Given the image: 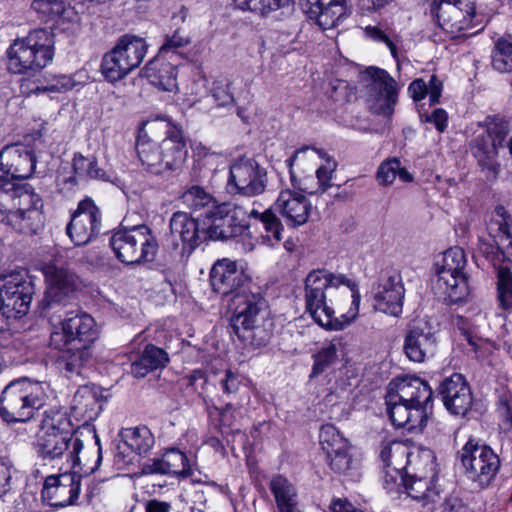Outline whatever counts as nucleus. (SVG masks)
Masks as SVG:
<instances>
[{
    "label": "nucleus",
    "mask_w": 512,
    "mask_h": 512,
    "mask_svg": "<svg viewBox=\"0 0 512 512\" xmlns=\"http://www.w3.org/2000/svg\"><path fill=\"white\" fill-rule=\"evenodd\" d=\"M409 449L400 442H393L382 448L380 457L384 463L383 487L387 493L401 492L406 482Z\"/></svg>",
    "instance_id": "obj_24"
},
{
    "label": "nucleus",
    "mask_w": 512,
    "mask_h": 512,
    "mask_svg": "<svg viewBox=\"0 0 512 512\" xmlns=\"http://www.w3.org/2000/svg\"><path fill=\"white\" fill-rule=\"evenodd\" d=\"M166 82L162 81V90L168 92H177L178 84L176 81L177 78V70L176 68L171 67L168 71H166ZM162 80H164V76L162 75Z\"/></svg>",
    "instance_id": "obj_63"
},
{
    "label": "nucleus",
    "mask_w": 512,
    "mask_h": 512,
    "mask_svg": "<svg viewBox=\"0 0 512 512\" xmlns=\"http://www.w3.org/2000/svg\"><path fill=\"white\" fill-rule=\"evenodd\" d=\"M42 208L41 197L33 191L25 190L19 197L16 210L10 214L7 225L21 233H36L44 224Z\"/></svg>",
    "instance_id": "obj_23"
},
{
    "label": "nucleus",
    "mask_w": 512,
    "mask_h": 512,
    "mask_svg": "<svg viewBox=\"0 0 512 512\" xmlns=\"http://www.w3.org/2000/svg\"><path fill=\"white\" fill-rule=\"evenodd\" d=\"M23 191L14 187L0 186V222H8L9 216L16 209Z\"/></svg>",
    "instance_id": "obj_49"
},
{
    "label": "nucleus",
    "mask_w": 512,
    "mask_h": 512,
    "mask_svg": "<svg viewBox=\"0 0 512 512\" xmlns=\"http://www.w3.org/2000/svg\"><path fill=\"white\" fill-rule=\"evenodd\" d=\"M303 12L322 30L336 28L349 16L345 0H301Z\"/></svg>",
    "instance_id": "obj_28"
},
{
    "label": "nucleus",
    "mask_w": 512,
    "mask_h": 512,
    "mask_svg": "<svg viewBox=\"0 0 512 512\" xmlns=\"http://www.w3.org/2000/svg\"><path fill=\"white\" fill-rule=\"evenodd\" d=\"M400 160L397 158L383 162L377 171V179L382 185L392 184L399 171Z\"/></svg>",
    "instance_id": "obj_53"
},
{
    "label": "nucleus",
    "mask_w": 512,
    "mask_h": 512,
    "mask_svg": "<svg viewBox=\"0 0 512 512\" xmlns=\"http://www.w3.org/2000/svg\"><path fill=\"white\" fill-rule=\"evenodd\" d=\"M58 351L56 365L68 379L82 377L84 370L90 366L93 347L67 344L64 347H51Z\"/></svg>",
    "instance_id": "obj_30"
},
{
    "label": "nucleus",
    "mask_w": 512,
    "mask_h": 512,
    "mask_svg": "<svg viewBox=\"0 0 512 512\" xmlns=\"http://www.w3.org/2000/svg\"><path fill=\"white\" fill-rule=\"evenodd\" d=\"M438 347L436 331L429 321H412L405 332L403 351L406 357L416 363H422L435 356Z\"/></svg>",
    "instance_id": "obj_17"
},
{
    "label": "nucleus",
    "mask_w": 512,
    "mask_h": 512,
    "mask_svg": "<svg viewBox=\"0 0 512 512\" xmlns=\"http://www.w3.org/2000/svg\"><path fill=\"white\" fill-rule=\"evenodd\" d=\"M408 92L414 101H421L428 93V85L423 79H416L410 83Z\"/></svg>",
    "instance_id": "obj_58"
},
{
    "label": "nucleus",
    "mask_w": 512,
    "mask_h": 512,
    "mask_svg": "<svg viewBox=\"0 0 512 512\" xmlns=\"http://www.w3.org/2000/svg\"><path fill=\"white\" fill-rule=\"evenodd\" d=\"M162 450V474H172L182 478L192 475L184 452L176 447H166Z\"/></svg>",
    "instance_id": "obj_41"
},
{
    "label": "nucleus",
    "mask_w": 512,
    "mask_h": 512,
    "mask_svg": "<svg viewBox=\"0 0 512 512\" xmlns=\"http://www.w3.org/2000/svg\"><path fill=\"white\" fill-rule=\"evenodd\" d=\"M279 512H300L295 486L284 476L275 475L269 483Z\"/></svg>",
    "instance_id": "obj_34"
},
{
    "label": "nucleus",
    "mask_w": 512,
    "mask_h": 512,
    "mask_svg": "<svg viewBox=\"0 0 512 512\" xmlns=\"http://www.w3.org/2000/svg\"><path fill=\"white\" fill-rule=\"evenodd\" d=\"M239 385L240 381L238 377L231 371L227 370L225 378L221 380V386L223 391L227 394L235 393L238 390Z\"/></svg>",
    "instance_id": "obj_60"
},
{
    "label": "nucleus",
    "mask_w": 512,
    "mask_h": 512,
    "mask_svg": "<svg viewBox=\"0 0 512 512\" xmlns=\"http://www.w3.org/2000/svg\"><path fill=\"white\" fill-rule=\"evenodd\" d=\"M46 384L27 377L9 382L0 395V417L8 424L26 423L46 400Z\"/></svg>",
    "instance_id": "obj_5"
},
{
    "label": "nucleus",
    "mask_w": 512,
    "mask_h": 512,
    "mask_svg": "<svg viewBox=\"0 0 512 512\" xmlns=\"http://www.w3.org/2000/svg\"><path fill=\"white\" fill-rule=\"evenodd\" d=\"M471 152L477 159L478 165L483 171L487 172L488 179H496L500 170L498 163L497 143L492 141L489 136L478 135L470 144Z\"/></svg>",
    "instance_id": "obj_32"
},
{
    "label": "nucleus",
    "mask_w": 512,
    "mask_h": 512,
    "mask_svg": "<svg viewBox=\"0 0 512 512\" xmlns=\"http://www.w3.org/2000/svg\"><path fill=\"white\" fill-rule=\"evenodd\" d=\"M314 364L311 377H316L328 368H330L337 360V347L333 343L324 346L317 354L313 355Z\"/></svg>",
    "instance_id": "obj_48"
},
{
    "label": "nucleus",
    "mask_w": 512,
    "mask_h": 512,
    "mask_svg": "<svg viewBox=\"0 0 512 512\" xmlns=\"http://www.w3.org/2000/svg\"><path fill=\"white\" fill-rule=\"evenodd\" d=\"M80 487V477L75 474L51 475L45 479L42 499L51 507L72 505L78 499Z\"/></svg>",
    "instance_id": "obj_27"
},
{
    "label": "nucleus",
    "mask_w": 512,
    "mask_h": 512,
    "mask_svg": "<svg viewBox=\"0 0 512 512\" xmlns=\"http://www.w3.org/2000/svg\"><path fill=\"white\" fill-rule=\"evenodd\" d=\"M8 70L14 74H35L54 58V41L40 34L17 37L7 49Z\"/></svg>",
    "instance_id": "obj_7"
},
{
    "label": "nucleus",
    "mask_w": 512,
    "mask_h": 512,
    "mask_svg": "<svg viewBox=\"0 0 512 512\" xmlns=\"http://www.w3.org/2000/svg\"><path fill=\"white\" fill-rule=\"evenodd\" d=\"M73 169L80 178L108 180L105 172L98 168L97 160L94 156L85 157L80 153L75 154Z\"/></svg>",
    "instance_id": "obj_47"
},
{
    "label": "nucleus",
    "mask_w": 512,
    "mask_h": 512,
    "mask_svg": "<svg viewBox=\"0 0 512 512\" xmlns=\"http://www.w3.org/2000/svg\"><path fill=\"white\" fill-rule=\"evenodd\" d=\"M485 126L487 135L489 138L497 143L500 147L506 136L509 133V123L502 117L499 116H487L485 119Z\"/></svg>",
    "instance_id": "obj_51"
},
{
    "label": "nucleus",
    "mask_w": 512,
    "mask_h": 512,
    "mask_svg": "<svg viewBox=\"0 0 512 512\" xmlns=\"http://www.w3.org/2000/svg\"><path fill=\"white\" fill-rule=\"evenodd\" d=\"M466 264V254L458 246L447 249L434 264L433 289L448 304L460 303L469 295Z\"/></svg>",
    "instance_id": "obj_6"
},
{
    "label": "nucleus",
    "mask_w": 512,
    "mask_h": 512,
    "mask_svg": "<svg viewBox=\"0 0 512 512\" xmlns=\"http://www.w3.org/2000/svg\"><path fill=\"white\" fill-rule=\"evenodd\" d=\"M183 204L194 213H199L197 219L200 224L204 223L209 215L215 210L218 201L205 188L199 185H192L181 196Z\"/></svg>",
    "instance_id": "obj_33"
},
{
    "label": "nucleus",
    "mask_w": 512,
    "mask_h": 512,
    "mask_svg": "<svg viewBox=\"0 0 512 512\" xmlns=\"http://www.w3.org/2000/svg\"><path fill=\"white\" fill-rule=\"evenodd\" d=\"M429 14L444 32H461L479 26L484 16L476 13L472 0H429Z\"/></svg>",
    "instance_id": "obj_11"
},
{
    "label": "nucleus",
    "mask_w": 512,
    "mask_h": 512,
    "mask_svg": "<svg viewBox=\"0 0 512 512\" xmlns=\"http://www.w3.org/2000/svg\"><path fill=\"white\" fill-rule=\"evenodd\" d=\"M496 297L502 310L512 311V272L508 267L496 269Z\"/></svg>",
    "instance_id": "obj_43"
},
{
    "label": "nucleus",
    "mask_w": 512,
    "mask_h": 512,
    "mask_svg": "<svg viewBox=\"0 0 512 512\" xmlns=\"http://www.w3.org/2000/svg\"><path fill=\"white\" fill-rule=\"evenodd\" d=\"M426 121L434 124L436 129L443 133L448 125V114L442 108L435 109L431 114L426 116Z\"/></svg>",
    "instance_id": "obj_55"
},
{
    "label": "nucleus",
    "mask_w": 512,
    "mask_h": 512,
    "mask_svg": "<svg viewBox=\"0 0 512 512\" xmlns=\"http://www.w3.org/2000/svg\"><path fill=\"white\" fill-rule=\"evenodd\" d=\"M189 38L182 37L180 34H172L164 44H162V52L183 47L189 43Z\"/></svg>",
    "instance_id": "obj_61"
},
{
    "label": "nucleus",
    "mask_w": 512,
    "mask_h": 512,
    "mask_svg": "<svg viewBox=\"0 0 512 512\" xmlns=\"http://www.w3.org/2000/svg\"><path fill=\"white\" fill-rule=\"evenodd\" d=\"M210 283L214 292L233 295V301L249 291L251 278L239 269L235 261L228 258L217 260L210 271Z\"/></svg>",
    "instance_id": "obj_19"
},
{
    "label": "nucleus",
    "mask_w": 512,
    "mask_h": 512,
    "mask_svg": "<svg viewBox=\"0 0 512 512\" xmlns=\"http://www.w3.org/2000/svg\"><path fill=\"white\" fill-rule=\"evenodd\" d=\"M157 66L158 63L155 60H152L143 69V75L156 87L160 85V76L158 75Z\"/></svg>",
    "instance_id": "obj_64"
},
{
    "label": "nucleus",
    "mask_w": 512,
    "mask_h": 512,
    "mask_svg": "<svg viewBox=\"0 0 512 512\" xmlns=\"http://www.w3.org/2000/svg\"><path fill=\"white\" fill-rule=\"evenodd\" d=\"M488 231L498 250L512 240V216L505 207L499 205L495 208L494 215L488 224Z\"/></svg>",
    "instance_id": "obj_40"
},
{
    "label": "nucleus",
    "mask_w": 512,
    "mask_h": 512,
    "mask_svg": "<svg viewBox=\"0 0 512 512\" xmlns=\"http://www.w3.org/2000/svg\"><path fill=\"white\" fill-rule=\"evenodd\" d=\"M160 364V349L154 345H147L141 357L131 363V373L141 378Z\"/></svg>",
    "instance_id": "obj_44"
},
{
    "label": "nucleus",
    "mask_w": 512,
    "mask_h": 512,
    "mask_svg": "<svg viewBox=\"0 0 512 512\" xmlns=\"http://www.w3.org/2000/svg\"><path fill=\"white\" fill-rule=\"evenodd\" d=\"M162 121L167 122L166 137L162 140V162L166 171L178 176L188 155L186 141L182 129L173 124L170 118L162 115Z\"/></svg>",
    "instance_id": "obj_29"
},
{
    "label": "nucleus",
    "mask_w": 512,
    "mask_h": 512,
    "mask_svg": "<svg viewBox=\"0 0 512 512\" xmlns=\"http://www.w3.org/2000/svg\"><path fill=\"white\" fill-rule=\"evenodd\" d=\"M304 291L306 311L327 330H342L358 315L361 295L356 283L343 274L312 270Z\"/></svg>",
    "instance_id": "obj_2"
},
{
    "label": "nucleus",
    "mask_w": 512,
    "mask_h": 512,
    "mask_svg": "<svg viewBox=\"0 0 512 512\" xmlns=\"http://www.w3.org/2000/svg\"><path fill=\"white\" fill-rule=\"evenodd\" d=\"M97 338L94 319L87 313H77L64 319L60 327L50 334V347H64L67 344L93 347Z\"/></svg>",
    "instance_id": "obj_15"
},
{
    "label": "nucleus",
    "mask_w": 512,
    "mask_h": 512,
    "mask_svg": "<svg viewBox=\"0 0 512 512\" xmlns=\"http://www.w3.org/2000/svg\"><path fill=\"white\" fill-rule=\"evenodd\" d=\"M124 59L131 70L137 68L146 53V45L142 38L135 35L124 34L113 48Z\"/></svg>",
    "instance_id": "obj_38"
},
{
    "label": "nucleus",
    "mask_w": 512,
    "mask_h": 512,
    "mask_svg": "<svg viewBox=\"0 0 512 512\" xmlns=\"http://www.w3.org/2000/svg\"><path fill=\"white\" fill-rule=\"evenodd\" d=\"M235 310L230 320V333L253 348L266 346L272 336L273 322L266 299L247 291L234 300Z\"/></svg>",
    "instance_id": "obj_4"
},
{
    "label": "nucleus",
    "mask_w": 512,
    "mask_h": 512,
    "mask_svg": "<svg viewBox=\"0 0 512 512\" xmlns=\"http://www.w3.org/2000/svg\"><path fill=\"white\" fill-rule=\"evenodd\" d=\"M70 435L73 424L69 414L62 409L50 408L44 411L36 435Z\"/></svg>",
    "instance_id": "obj_37"
},
{
    "label": "nucleus",
    "mask_w": 512,
    "mask_h": 512,
    "mask_svg": "<svg viewBox=\"0 0 512 512\" xmlns=\"http://www.w3.org/2000/svg\"><path fill=\"white\" fill-rule=\"evenodd\" d=\"M131 71L124 59L113 49L104 55L101 63V73L107 81H119Z\"/></svg>",
    "instance_id": "obj_42"
},
{
    "label": "nucleus",
    "mask_w": 512,
    "mask_h": 512,
    "mask_svg": "<svg viewBox=\"0 0 512 512\" xmlns=\"http://www.w3.org/2000/svg\"><path fill=\"white\" fill-rule=\"evenodd\" d=\"M428 85V95L431 105L438 104L440 102L441 93L443 90V83L438 77L433 74L430 76Z\"/></svg>",
    "instance_id": "obj_57"
},
{
    "label": "nucleus",
    "mask_w": 512,
    "mask_h": 512,
    "mask_svg": "<svg viewBox=\"0 0 512 512\" xmlns=\"http://www.w3.org/2000/svg\"><path fill=\"white\" fill-rule=\"evenodd\" d=\"M110 246L117 259L127 265L152 262L158 252L157 237L146 225L115 231Z\"/></svg>",
    "instance_id": "obj_9"
},
{
    "label": "nucleus",
    "mask_w": 512,
    "mask_h": 512,
    "mask_svg": "<svg viewBox=\"0 0 512 512\" xmlns=\"http://www.w3.org/2000/svg\"><path fill=\"white\" fill-rule=\"evenodd\" d=\"M42 272L46 283L45 296L42 300L43 307L65 305L79 287L78 276L67 267L52 263L44 265Z\"/></svg>",
    "instance_id": "obj_16"
},
{
    "label": "nucleus",
    "mask_w": 512,
    "mask_h": 512,
    "mask_svg": "<svg viewBox=\"0 0 512 512\" xmlns=\"http://www.w3.org/2000/svg\"><path fill=\"white\" fill-rule=\"evenodd\" d=\"M492 66L501 73L512 72V38L497 40L492 54Z\"/></svg>",
    "instance_id": "obj_46"
},
{
    "label": "nucleus",
    "mask_w": 512,
    "mask_h": 512,
    "mask_svg": "<svg viewBox=\"0 0 512 512\" xmlns=\"http://www.w3.org/2000/svg\"><path fill=\"white\" fill-rule=\"evenodd\" d=\"M275 207L285 218L286 223L293 227L305 224L312 209V205L306 196L290 189L280 192Z\"/></svg>",
    "instance_id": "obj_31"
},
{
    "label": "nucleus",
    "mask_w": 512,
    "mask_h": 512,
    "mask_svg": "<svg viewBox=\"0 0 512 512\" xmlns=\"http://www.w3.org/2000/svg\"><path fill=\"white\" fill-rule=\"evenodd\" d=\"M266 185V169L254 159L243 157L231 164L227 181L230 193L253 197L263 193Z\"/></svg>",
    "instance_id": "obj_14"
},
{
    "label": "nucleus",
    "mask_w": 512,
    "mask_h": 512,
    "mask_svg": "<svg viewBox=\"0 0 512 512\" xmlns=\"http://www.w3.org/2000/svg\"><path fill=\"white\" fill-rule=\"evenodd\" d=\"M6 148L9 154L7 160H10L12 163L13 178H29L36 167V158L33 150L19 143L7 145Z\"/></svg>",
    "instance_id": "obj_35"
},
{
    "label": "nucleus",
    "mask_w": 512,
    "mask_h": 512,
    "mask_svg": "<svg viewBox=\"0 0 512 512\" xmlns=\"http://www.w3.org/2000/svg\"><path fill=\"white\" fill-rule=\"evenodd\" d=\"M250 218L257 219L263 224L269 239L281 240L283 226L271 209L264 212L252 209L248 212L236 203H218L202 225L186 212H175L169 222V233L165 236V247L172 249L171 256L175 260L172 268L163 271L164 283L170 293L176 296L182 289V259L187 249L191 252L199 245L201 239L226 240L240 236L249 228Z\"/></svg>",
    "instance_id": "obj_1"
},
{
    "label": "nucleus",
    "mask_w": 512,
    "mask_h": 512,
    "mask_svg": "<svg viewBox=\"0 0 512 512\" xmlns=\"http://www.w3.org/2000/svg\"><path fill=\"white\" fill-rule=\"evenodd\" d=\"M101 229V213L91 199L78 204L66 227L67 235L76 246L86 245Z\"/></svg>",
    "instance_id": "obj_22"
},
{
    "label": "nucleus",
    "mask_w": 512,
    "mask_h": 512,
    "mask_svg": "<svg viewBox=\"0 0 512 512\" xmlns=\"http://www.w3.org/2000/svg\"><path fill=\"white\" fill-rule=\"evenodd\" d=\"M231 85L232 83L228 79H218L213 82L211 94L218 107H234L235 99Z\"/></svg>",
    "instance_id": "obj_50"
},
{
    "label": "nucleus",
    "mask_w": 512,
    "mask_h": 512,
    "mask_svg": "<svg viewBox=\"0 0 512 512\" xmlns=\"http://www.w3.org/2000/svg\"><path fill=\"white\" fill-rule=\"evenodd\" d=\"M465 473L480 488L488 487L496 477L501 463L499 456L487 445L468 441L461 451Z\"/></svg>",
    "instance_id": "obj_12"
},
{
    "label": "nucleus",
    "mask_w": 512,
    "mask_h": 512,
    "mask_svg": "<svg viewBox=\"0 0 512 512\" xmlns=\"http://www.w3.org/2000/svg\"><path fill=\"white\" fill-rule=\"evenodd\" d=\"M8 151L6 146L0 151V181L14 179L11 170L12 163L7 160Z\"/></svg>",
    "instance_id": "obj_59"
},
{
    "label": "nucleus",
    "mask_w": 512,
    "mask_h": 512,
    "mask_svg": "<svg viewBox=\"0 0 512 512\" xmlns=\"http://www.w3.org/2000/svg\"><path fill=\"white\" fill-rule=\"evenodd\" d=\"M12 466L0 458V497L5 495L11 488Z\"/></svg>",
    "instance_id": "obj_56"
},
{
    "label": "nucleus",
    "mask_w": 512,
    "mask_h": 512,
    "mask_svg": "<svg viewBox=\"0 0 512 512\" xmlns=\"http://www.w3.org/2000/svg\"><path fill=\"white\" fill-rule=\"evenodd\" d=\"M309 150V147H303L296 150L291 157L286 160L289 167L292 186L309 195L323 194L332 187V177L337 168L336 161L327 155L322 149H313L318 156L325 160L316 170V180L313 176H306L298 180L292 171V166L301 154Z\"/></svg>",
    "instance_id": "obj_20"
},
{
    "label": "nucleus",
    "mask_w": 512,
    "mask_h": 512,
    "mask_svg": "<svg viewBox=\"0 0 512 512\" xmlns=\"http://www.w3.org/2000/svg\"><path fill=\"white\" fill-rule=\"evenodd\" d=\"M72 409L77 416L85 420H93L98 417L102 405L96 387L80 386L73 397Z\"/></svg>",
    "instance_id": "obj_36"
},
{
    "label": "nucleus",
    "mask_w": 512,
    "mask_h": 512,
    "mask_svg": "<svg viewBox=\"0 0 512 512\" xmlns=\"http://www.w3.org/2000/svg\"><path fill=\"white\" fill-rule=\"evenodd\" d=\"M443 512H468V508L460 498L450 496L445 499Z\"/></svg>",
    "instance_id": "obj_62"
},
{
    "label": "nucleus",
    "mask_w": 512,
    "mask_h": 512,
    "mask_svg": "<svg viewBox=\"0 0 512 512\" xmlns=\"http://www.w3.org/2000/svg\"><path fill=\"white\" fill-rule=\"evenodd\" d=\"M436 391L437 397L452 415L464 417L471 410H478V403L473 400L471 388L462 374L453 373L444 378Z\"/></svg>",
    "instance_id": "obj_18"
},
{
    "label": "nucleus",
    "mask_w": 512,
    "mask_h": 512,
    "mask_svg": "<svg viewBox=\"0 0 512 512\" xmlns=\"http://www.w3.org/2000/svg\"><path fill=\"white\" fill-rule=\"evenodd\" d=\"M95 444L97 445L96 458L93 464H90L88 459L84 457L85 462L82 463L80 453L83 450V441L75 437L74 434L70 435H36V444L38 454L43 460H61L66 458L72 468L80 467V471L84 475L94 473L101 465L102 462V447L100 438L94 434Z\"/></svg>",
    "instance_id": "obj_8"
},
{
    "label": "nucleus",
    "mask_w": 512,
    "mask_h": 512,
    "mask_svg": "<svg viewBox=\"0 0 512 512\" xmlns=\"http://www.w3.org/2000/svg\"><path fill=\"white\" fill-rule=\"evenodd\" d=\"M31 10L45 23H59L73 14V10L63 0H33Z\"/></svg>",
    "instance_id": "obj_39"
},
{
    "label": "nucleus",
    "mask_w": 512,
    "mask_h": 512,
    "mask_svg": "<svg viewBox=\"0 0 512 512\" xmlns=\"http://www.w3.org/2000/svg\"><path fill=\"white\" fill-rule=\"evenodd\" d=\"M33 294L34 285L25 270L0 276V314L7 320L25 316Z\"/></svg>",
    "instance_id": "obj_10"
},
{
    "label": "nucleus",
    "mask_w": 512,
    "mask_h": 512,
    "mask_svg": "<svg viewBox=\"0 0 512 512\" xmlns=\"http://www.w3.org/2000/svg\"><path fill=\"white\" fill-rule=\"evenodd\" d=\"M361 79L366 83L371 110L390 118L398 101L399 86L396 80L386 70L373 66L361 74Z\"/></svg>",
    "instance_id": "obj_13"
},
{
    "label": "nucleus",
    "mask_w": 512,
    "mask_h": 512,
    "mask_svg": "<svg viewBox=\"0 0 512 512\" xmlns=\"http://www.w3.org/2000/svg\"><path fill=\"white\" fill-rule=\"evenodd\" d=\"M405 289L401 275L386 272L375 287L374 308L385 314L398 317L403 310Z\"/></svg>",
    "instance_id": "obj_26"
},
{
    "label": "nucleus",
    "mask_w": 512,
    "mask_h": 512,
    "mask_svg": "<svg viewBox=\"0 0 512 512\" xmlns=\"http://www.w3.org/2000/svg\"><path fill=\"white\" fill-rule=\"evenodd\" d=\"M75 86V81L69 75H55L47 81V84L35 89V93H63L71 90Z\"/></svg>",
    "instance_id": "obj_52"
},
{
    "label": "nucleus",
    "mask_w": 512,
    "mask_h": 512,
    "mask_svg": "<svg viewBox=\"0 0 512 512\" xmlns=\"http://www.w3.org/2000/svg\"><path fill=\"white\" fill-rule=\"evenodd\" d=\"M421 460L429 466L425 474L406 472L404 491L407 495L421 503L422 506L434 504L440 500V489L436 485L435 457L430 450L424 451Z\"/></svg>",
    "instance_id": "obj_21"
},
{
    "label": "nucleus",
    "mask_w": 512,
    "mask_h": 512,
    "mask_svg": "<svg viewBox=\"0 0 512 512\" xmlns=\"http://www.w3.org/2000/svg\"><path fill=\"white\" fill-rule=\"evenodd\" d=\"M319 442L332 470L346 473L353 466L350 445L338 429L332 424H325L319 432Z\"/></svg>",
    "instance_id": "obj_25"
},
{
    "label": "nucleus",
    "mask_w": 512,
    "mask_h": 512,
    "mask_svg": "<svg viewBox=\"0 0 512 512\" xmlns=\"http://www.w3.org/2000/svg\"><path fill=\"white\" fill-rule=\"evenodd\" d=\"M396 391L390 389L385 397L387 414L392 424L408 431L426 426L432 408L433 391L418 377L397 378Z\"/></svg>",
    "instance_id": "obj_3"
},
{
    "label": "nucleus",
    "mask_w": 512,
    "mask_h": 512,
    "mask_svg": "<svg viewBox=\"0 0 512 512\" xmlns=\"http://www.w3.org/2000/svg\"><path fill=\"white\" fill-rule=\"evenodd\" d=\"M155 440L147 427L128 429L125 433V444L138 454L147 453Z\"/></svg>",
    "instance_id": "obj_45"
},
{
    "label": "nucleus",
    "mask_w": 512,
    "mask_h": 512,
    "mask_svg": "<svg viewBox=\"0 0 512 512\" xmlns=\"http://www.w3.org/2000/svg\"><path fill=\"white\" fill-rule=\"evenodd\" d=\"M375 41L383 42L389 48L394 59H398V49L401 48L399 45L398 34H369Z\"/></svg>",
    "instance_id": "obj_54"
}]
</instances>
